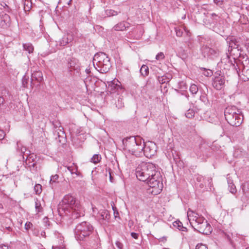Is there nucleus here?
<instances>
[{
	"mask_svg": "<svg viewBox=\"0 0 249 249\" xmlns=\"http://www.w3.org/2000/svg\"><path fill=\"white\" fill-rule=\"evenodd\" d=\"M53 249H66L65 246L63 245H59V246H53L52 247Z\"/></svg>",
	"mask_w": 249,
	"mask_h": 249,
	"instance_id": "obj_50",
	"label": "nucleus"
},
{
	"mask_svg": "<svg viewBox=\"0 0 249 249\" xmlns=\"http://www.w3.org/2000/svg\"><path fill=\"white\" fill-rule=\"evenodd\" d=\"M91 77L90 76H88L86 78H85V79L84 80V83L85 84V85L86 86V87L88 86L89 83V82L91 80Z\"/></svg>",
	"mask_w": 249,
	"mask_h": 249,
	"instance_id": "obj_53",
	"label": "nucleus"
},
{
	"mask_svg": "<svg viewBox=\"0 0 249 249\" xmlns=\"http://www.w3.org/2000/svg\"><path fill=\"white\" fill-rule=\"evenodd\" d=\"M143 145L142 152L143 155L146 157L150 158L157 152V146L154 142H148L145 143L143 142Z\"/></svg>",
	"mask_w": 249,
	"mask_h": 249,
	"instance_id": "obj_8",
	"label": "nucleus"
},
{
	"mask_svg": "<svg viewBox=\"0 0 249 249\" xmlns=\"http://www.w3.org/2000/svg\"><path fill=\"white\" fill-rule=\"evenodd\" d=\"M22 143L20 142V141L17 142V150L19 152L20 151L21 147L22 146Z\"/></svg>",
	"mask_w": 249,
	"mask_h": 249,
	"instance_id": "obj_49",
	"label": "nucleus"
},
{
	"mask_svg": "<svg viewBox=\"0 0 249 249\" xmlns=\"http://www.w3.org/2000/svg\"><path fill=\"white\" fill-rule=\"evenodd\" d=\"M3 19H1V22L3 21L5 24H7V23L9 21L10 17L9 15L5 14L3 16Z\"/></svg>",
	"mask_w": 249,
	"mask_h": 249,
	"instance_id": "obj_44",
	"label": "nucleus"
},
{
	"mask_svg": "<svg viewBox=\"0 0 249 249\" xmlns=\"http://www.w3.org/2000/svg\"><path fill=\"white\" fill-rule=\"evenodd\" d=\"M196 249H208V248L205 245L198 244L196 246Z\"/></svg>",
	"mask_w": 249,
	"mask_h": 249,
	"instance_id": "obj_46",
	"label": "nucleus"
},
{
	"mask_svg": "<svg viewBox=\"0 0 249 249\" xmlns=\"http://www.w3.org/2000/svg\"><path fill=\"white\" fill-rule=\"evenodd\" d=\"M58 178H59V176L57 174L54 175L53 176H52L51 177V179H50V183H53V182H57V180H58Z\"/></svg>",
	"mask_w": 249,
	"mask_h": 249,
	"instance_id": "obj_39",
	"label": "nucleus"
},
{
	"mask_svg": "<svg viewBox=\"0 0 249 249\" xmlns=\"http://www.w3.org/2000/svg\"><path fill=\"white\" fill-rule=\"evenodd\" d=\"M101 157L99 154H94L91 159V162L96 164L101 160Z\"/></svg>",
	"mask_w": 249,
	"mask_h": 249,
	"instance_id": "obj_32",
	"label": "nucleus"
},
{
	"mask_svg": "<svg viewBox=\"0 0 249 249\" xmlns=\"http://www.w3.org/2000/svg\"><path fill=\"white\" fill-rule=\"evenodd\" d=\"M69 43V39L67 37L64 36L59 41L58 43H56V46L57 48V49H59L58 48V46H66L67 44H68Z\"/></svg>",
	"mask_w": 249,
	"mask_h": 249,
	"instance_id": "obj_25",
	"label": "nucleus"
},
{
	"mask_svg": "<svg viewBox=\"0 0 249 249\" xmlns=\"http://www.w3.org/2000/svg\"><path fill=\"white\" fill-rule=\"evenodd\" d=\"M190 90L192 94L196 93L198 91V87L196 85L192 84L190 86Z\"/></svg>",
	"mask_w": 249,
	"mask_h": 249,
	"instance_id": "obj_38",
	"label": "nucleus"
},
{
	"mask_svg": "<svg viewBox=\"0 0 249 249\" xmlns=\"http://www.w3.org/2000/svg\"><path fill=\"white\" fill-rule=\"evenodd\" d=\"M164 58V53L162 52L158 53L156 56V59L158 60H162Z\"/></svg>",
	"mask_w": 249,
	"mask_h": 249,
	"instance_id": "obj_42",
	"label": "nucleus"
},
{
	"mask_svg": "<svg viewBox=\"0 0 249 249\" xmlns=\"http://www.w3.org/2000/svg\"><path fill=\"white\" fill-rule=\"evenodd\" d=\"M100 218L103 220H108L109 218L108 212L106 210H103L99 212Z\"/></svg>",
	"mask_w": 249,
	"mask_h": 249,
	"instance_id": "obj_26",
	"label": "nucleus"
},
{
	"mask_svg": "<svg viewBox=\"0 0 249 249\" xmlns=\"http://www.w3.org/2000/svg\"><path fill=\"white\" fill-rule=\"evenodd\" d=\"M215 76H222V72L220 71H218L215 73Z\"/></svg>",
	"mask_w": 249,
	"mask_h": 249,
	"instance_id": "obj_59",
	"label": "nucleus"
},
{
	"mask_svg": "<svg viewBox=\"0 0 249 249\" xmlns=\"http://www.w3.org/2000/svg\"><path fill=\"white\" fill-rule=\"evenodd\" d=\"M136 142L141 143L140 136H136L126 137L123 140V148L125 150H127L130 153L131 151L135 150L134 146Z\"/></svg>",
	"mask_w": 249,
	"mask_h": 249,
	"instance_id": "obj_7",
	"label": "nucleus"
},
{
	"mask_svg": "<svg viewBox=\"0 0 249 249\" xmlns=\"http://www.w3.org/2000/svg\"><path fill=\"white\" fill-rule=\"evenodd\" d=\"M241 189L244 195L249 197V182H245L241 185Z\"/></svg>",
	"mask_w": 249,
	"mask_h": 249,
	"instance_id": "obj_21",
	"label": "nucleus"
},
{
	"mask_svg": "<svg viewBox=\"0 0 249 249\" xmlns=\"http://www.w3.org/2000/svg\"><path fill=\"white\" fill-rule=\"evenodd\" d=\"M35 208L36 211L39 213L41 212L42 210V208L41 207V205L40 202L37 199H36L35 201Z\"/></svg>",
	"mask_w": 249,
	"mask_h": 249,
	"instance_id": "obj_34",
	"label": "nucleus"
},
{
	"mask_svg": "<svg viewBox=\"0 0 249 249\" xmlns=\"http://www.w3.org/2000/svg\"><path fill=\"white\" fill-rule=\"evenodd\" d=\"M140 72L143 76H147L149 73L148 67L146 65H143L140 69Z\"/></svg>",
	"mask_w": 249,
	"mask_h": 249,
	"instance_id": "obj_28",
	"label": "nucleus"
},
{
	"mask_svg": "<svg viewBox=\"0 0 249 249\" xmlns=\"http://www.w3.org/2000/svg\"><path fill=\"white\" fill-rule=\"evenodd\" d=\"M107 90L110 92V93L124 92V90L121 86V83L118 80H114L109 82Z\"/></svg>",
	"mask_w": 249,
	"mask_h": 249,
	"instance_id": "obj_10",
	"label": "nucleus"
},
{
	"mask_svg": "<svg viewBox=\"0 0 249 249\" xmlns=\"http://www.w3.org/2000/svg\"><path fill=\"white\" fill-rule=\"evenodd\" d=\"M242 74L243 76L242 79L245 81L249 80V60H245V63L243 64Z\"/></svg>",
	"mask_w": 249,
	"mask_h": 249,
	"instance_id": "obj_16",
	"label": "nucleus"
},
{
	"mask_svg": "<svg viewBox=\"0 0 249 249\" xmlns=\"http://www.w3.org/2000/svg\"><path fill=\"white\" fill-rule=\"evenodd\" d=\"M120 12V11L118 12L112 9H107L105 10V17H110L111 16H116Z\"/></svg>",
	"mask_w": 249,
	"mask_h": 249,
	"instance_id": "obj_24",
	"label": "nucleus"
},
{
	"mask_svg": "<svg viewBox=\"0 0 249 249\" xmlns=\"http://www.w3.org/2000/svg\"><path fill=\"white\" fill-rule=\"evenodd\" d=\"M25 50L27 51L29 53H32L34 50V47L31 43H25L23 45Z\"/></svg>",
	"mask_w": 249,
	"mask_h": 249,
	"instance_id": "obj_31",
	"label": "nucleus"
},
{
	"mask_svg": "<svg viewBox=\"0 0 249 249\" xmlns=\"http://www.w3.org/2000/svg\"><path fill=\"white\" fill-rule=\"evenodd\" d=\"M116 246L119 249H123L124 247L123 244L119 241L116 242Z\"/></svg>",
	"mask_w": 249,
	"mask_h": 249,
	"instance_id": "obj_48",
	"label": "nucleus"
},
{
	"mask_svg": "<svg viewBox=\"0 0 249 249\" xmlns=\"http://www.w3.org/2000/svg\"><path fill=\"white\" fill-rule=\"evenodd\" d=\"M212 149L205 143H201L194 147V152L198 158L206 159L211 156Z\"/></svg>",
	"mask_w": 249,
	"mask_h": 249,
	"instance_id": "obj_6",
	"label": "nucleus"
},
{
	"mask_svg": "<svg viewBox=\"0 0 249 249\" xmlns=\"http://www.w3.org/2000/svg\"><path fill=\"white\" fill-rule=\"evenodd\" d=\"M5 136V134L3 130L0 129V140H2Z\"/></svg>",
	"mask_w": 249,
	"mask_h": 249,
	"instance_id": "obj_55",
	"label": "nucleus"
},
{
	"mask_svg": "<svg viewBox=\"0 0 249 249\" xmlns=\"http://www.w3.org/2000/svg\"><path fill=\"white\" fill-rule=\"evenodd\" d=\"M85 71L87 74H89L90 73V70L88 69H86Z\"/></svg>",
	"mask_w": 249,
	"mask_h": 249,
	"instance_id": "obj_63",
	"label": "nucleus"
},
{
	"mask_svg": "<svg viewBox=\"0 0 249 249\" xmlns=\"http://www.w3.org/2000/svg\"><path fill=\"white\" fill-rule=\"evenodd\" d=\"M246 154V151L241 148L238 147L235 149L233 156L236 158H241Z\"/></svg>",
	"mask_w": 249,
	"mask_h": 249,
	"instance_id": "obj_22",
	"label": "nucleus"
},
{
	"mask_svg": "<svg viewBox=\"0 0 249 249\" xmlns=\"http://www.w3.org/2000/svg\"><path fill=\"white\" fill-rule=\"evenodd\" d=\"M171 78L172 75L170 74H167L161 77H159V81L160 84H163V86H164L165 84H167Z\"/></svg>",
	"mask_w": 249,
	"mask_h": 249,
	"instance_id": "obj_20",
	"label": "nucleus"
},
{
	"mask_svg": "<svg viewBox=\"0 0 249 249\" xmlns=\"http://www.w3.org/2000/svg\"><path fill=\"white\" fill-rule=\"evenodd\" d=\"M4 101V100L3 98L0 96V105L1 104H3Z\"/></svg>",
	"mask_w": 249,
	"mask_h": 249,
	"instance_id": "obj_61",
	"label": "nucleus"
},
{
	"mask_svg": "<svg viewBox=\"0 0 249 249\" xmlns=\"http://www.w3.org/2000/svg\"><path fill=\"white\" fill-rule=\"evenodd\" d=\"M208 182H209V185H210V186H211V182L212 181V178H208V180H207Z\"/></svg>",
	"mask_w": 249,
	"mask_h": 249,
	"instance_id": "obj_62",
	"label": "nucleus"
},
{
	"mask_svg": "<svg viewBox=\"0 0 249 249\" xmlns=\"http://www.w3.org/2000/svg\"><path fill=\"white\" fill-rule=\"evenodd\" d=\"M26 151V147H25L23 145H22V146L21 147L20 151H19V152L21 154H24Z\"/></svg>",
	"mask_w": 249,
	"mask_h": 249,
	"instance_id": "obj_54",
	"label": "nucleus"
},
{
	"mask_svg": "<svg viewBox=\"0 0 249 249\" xmlns=\"http://www.w3.org/2000/svg\"><path fill=\"white\" fill-rule=\"evenodd\" d=\"M136 176L140 181L145 182L153 190L151 193H160L163 188L161 176L154 164L142 162L136 169Z\"/></svg>",
	"mask_w": 249,
	"mask_h": 249,
	"instance_id": "obj_1",
	"label": "nucleus"
},
{
	"mask_svg": "<svg viewBox=\"0 0 249 249\" xmlns=\"http://www.w3.org/2000/svg\"><path fill=\"white\" fill-rule=\"evenodd\" d=\"M213 2L219 6H221L223 3V0H213Z\"/></svg>",
	"mask_w": 249,
	"mask_h": 249,
	"instance_id": "obj_51",
	"label": "nucleus"
},
{
	"mask_svg": "<svg viewBox=\"0 0 249 249\" xmlns=\"http://www.w3.org/2000/svg\"><path fill=\"white\" fill-rule=\"evenodd\" d=\"M200 69L204 70V71L203 72V74L206 76L209 77L213 75V73L212 71L209 69H206L204 68H201Z\"/></svg>",
	"mask_w": 249,
	"mask_h": 249,
	"instance_id": "obj_37",
	"label": "nucleus"
},
{
	"mask_svg": "<svg viewBox=\"0 0 249 249\" xmlns=\"http://www.w3.org/2000/svg\"><path fill=\"white\" fill-rule=\"evenodd\" d=\"M195 178L198 182H202L204 179L203 177L200 175H195Z\"/></svg>",
	"mask_w": 249,
	"mask_h": 249,
	"instance_id": "obj_45",
	"label": "nucleus"
},
{
	"mask_svg": "<svg viewBox=\"0 0 249 249\" xmlns=\"http://www.w3.org/2000/svg\"><path fill=\"white\" fill-rule=\"evenodd\" d=\"M93 232V227L89 222L83 221L78 224L74 229L75 238L79 241H86Z\"/></svg>",
	"mask_w": 249,
	"mask_h": 249,
	"instance_id": "obj_4",
	"label": "nucleus"
},
{
	"mask_svg": "<svg viewBox=\"0 0 249 249\" xmlns=\"http://www.w3.org/2000/svg\"><path fill=\"white\" fill-rule=\"evenodd\" d=\"M173 224L175 227L178 228L179 231H186L187 230L186 227L183 226L182 222L179 220L174 222Z\"/></svg>",
	"mask_w": 249,
	"mask_h": 249,
	"instance_id": "obj_23",
	"label": "nucleus"
},
{
	"mask_svg": "<svg viewBox=\"0 0 249 249\" xmlns=\"http://www.w3.org/2000/svg\"><path fill=\"white\" fill-rule=\"evenodd\" d=\"M190 224L194 229L199 233L209 235L212 232V227L202 216H195Z\"/></svg>",
	"mask_w": 249,
	"mask_h": 249,
	"instance_id": "obj_5",
	"label": "nucleus"
},
{
	"mask_svg": "<svg viewBox=\"0 0 249 249\" xmlns=\"http://www.w3.org/2000/svg\"><path fill=\"white\" fill-rule=\"evenodd\" d=\"M53 125L55 128V129L53 130L54 135L58 137V141L60 142H61L62 141L61 139H63L64 141H65L64 132L63 131V128L60 125L58 126V125H59V123H56V124L53 123Z\"/></svg>",
	"mask_w": 249,
	"mask_h": 249,
	"instance_id": "obj_14",
	"label": "nucleus"
},
{
	"mask_svg": "<svg viewBox=\"0 0 249 249\" xmlns=\"http://www.w3.org/2000/svg\"><path fill=\"white\" fill-rule=\"evenodd\" d=\"M111 67L110 59L108 57L105 59L104 61H102L100 64L96 66H94L95 69L102 73H105L108 72Z\"/></svg>",
	"mask_w": 249,
	"mask_h": 249,
	"instance_id": "obj_12",
	"label": "nucleus"
},
{
	"mask_svg": "<svg viewBox=\"0 0 249 249\" xmlns=\"http://www.w3.org/2000/svg\"><path fill=\"white\" fill-rule=\"evenodd\" d=\"M238 21L241 24H248L249 21H248L247 17L246 16L242 15L240 16V18H239Z\"/></svg>",
	"mask_w": 249,
	"mask_h": 249,
	"instance_id": "obj_33",
	"label": "nucleus"
},
{
	"mask_svg": "<svg viewBox=\"0 0 249 249\" xmlns=\"http://www.w3.org/2000/svg\"><path fill=\"white\" fill-rule=\"evenodd\" d=\"M228 183L229 185V189L230 192L232 194H235L236 192V189L235 186L232 183V181L231 180H228Z\"/></svg>",
	"mask_w": 249,
	"mask_h": 249,
	"instance_id": "obj_30",
	"label": "nucleus"
},
{
	"mask_svg": "<svg viewBox=\"0 0 249 249\" xmlns=\"http://www.w3.org/2000/svg\"><path fill=\"white\" fill-rule=\"evenodd\" d=\"M224 83L225 80L223 76H215L213 84V87L218 89H220L222 88V87L224 84Z\"/></svg>",
	"mask_w": 249,
	"mask_h": 249,
	"instance_id": "obj_17",
	"label": "nucleus"
},
{
	"mask_svg": "<svg viewBox=\"0 0 249 249\" xmlns=\"http://www.w3.org/2000/svg\"><path fill=\"white\" fill-rule=\"evenodd\" d=\"M68 67L71 69V71L77 70L79 67L77 60L74 58L71 59L68 62Z\"/></svg>",
	"mask_w": 249,
	"mask_h": 249,
	"instance_id": "obj_19",
	"label": "nucleus"
},
{
	"mask_svg": "<svg viewBox=\"0 0 249 249\" xmlns=\"http://www.w3.org/2000/svg\"><path fill=\"white\" fill-rule=\"evenodd\" d=\"M131 236L132 238L137 239L138 238L139 234L137 233L133 232L131 233Z\"/></svg>",
	"mask_w": 249,
	"mask_h": 249,
	"instance_id": "obj_56",
	"label": "nucleus"
},
{
	"mask_svg": "<svg viewBox=\"0 0 249 249\" xmlns=\"http://www.w3.org/2000/svg\"><path fill=\"white\" fill-rule=\"evenodd\" d=\"M241 111L235 106L227 107L224 111L225 119L228 123L232 126H239L243 120V116L241 114Z\"/></svg>",
	"mask_w": 249,
	"mask_h": 249,
	"instance_id": "obj_3",
	"label": "nucleus"
},
{
	"mask_svg": "<svg viewBox=\"0 0 249 249\" xmlns=\"http://www.w3.org/2000/svg\"><path fill=\"white\" fill-rule=\"evenodd\" d=\"M22 85L24 87H26L28 84V79L26 78V76H24L22 78Z\"/></svg>",
	"mask_w": 249,
	"mask_h": 249,
	"instance_id": "obj_47",
	"label": "nucleus"
},
{
	"mask_svg": "<svg viewBox=\"0 0 249 249\" xmlns=\"http://www.w3.org/2000/svg\"><path fill=\"white\" fill-rule=\"evenodd\" d=\"M195 114V112L193 109H189L185 113V116L188 118H192L194 117Z\"/></svg>",
	"mask_w": 249,
	"mask_h": 249,
	"instance_id": "obj_35",
	"label": "nucleus"
},
{
	"mask_svg": "<svg viewBox=\"0 0 249 249\" xmlns=\"http://www.w3.org/2000/svg\"><path fill=\"white\" fill-rule=\"evenodd\" d=\"M59 214L62 215V212L71 213L73 219H77L85 215V212L79 201L71 195H67L58 205Z\"/></svg>",
	"mask_w": 249,
	"mask_h": 249,
	"instance_id": "obj_2",
	"label": "nucleus"
},
{
	"mask_svg": "<svg viewBox=\"0 0 249 249\" xmlns=\"http://www.w3.org/2000/svg\"><path fill=\"white\" fill-rule=\"evenodd\" d=\"M32 224L30 222H27L25 224V229L26 230H29L31 228V227L32 226Z\"/></svg>",
	"mask_w": 249,
	"mask_h": 249,
	"instance_id": "obj_52",
	"label": "nucleus"
},
{
	"mask_svg": "<svg viewBox=\"0 0 249 249\" xmlns=\"http://www.w3.org/2000/svg\"><path fill=\"white\" fill-rule=\"evenodd\" d=\"M107 57L108 56L107 54L104 53L99 52L96 53L93 59V64L94 66H95V64H96V66Z\"/></svg>",
	"mask_w": 249,
	"mask_h": 249,
	"instance_id": "obj_15",
	"label": "nucleus"
},
{
	"mask_svg": "<svg viewBox=\"0 0 249 249\" xmlns=\"http://www.w3.org/2000/svg\"><path fill=\"white\" fill-rule=\"evenodd\" d=\"M23 2L25 12H26L30 11L32 6V2L31 0L23 1Z\"/></svg>",
	"mask_w": 249,
	"mask_h": 249,
	"instance_id": "obj_27",
	"label": "nucleus"
},
{
	"mask_svg": "<svg viewBox=\"0 0 249 249\" xmlns=\"http://www.w3.org/2000/svg\"><path fill=\"white\" fill-rule=\"evenodd\" d=\"M173 158H174V160L175 161H177L178 159H179L178 158V155H177L176 157H174V156H173Z\"/></svg>",
	"mask_w": 249,
	"mask_h": 249,
	"instance_id": "obj_64",
	"label": "nucleus"
},
{
	"mask_svg": "<svg viewBox=\"0 0 249 249\" xmlns=\"http://www.w3.org/2000/svg\"><path fill=\"white\" fill-rule=\"evenodd\" d=\"M93 237V241L92 240H90L91 241V243H92L93 242H94L95 243H97L98 241H99V239L97 237V236L96 235H95Z\"/></svg>",
	"mask_w": 249,
	"mask_h": 249,
	"instance_id": "obj_57",
	"label": "nucleus"
},
{
	"mask_svg": "<svg viewBox=\"0 0 249 249\" xmlns=\"http://www.w3.org/2000/svg\"><path fill=\"white\" fill-rule=\"evenodd\" d=\"M129 26V23L123 21L115 25L113 29L116 31H124L128 29Z\"/></svg>",
	"mask_w": 249,
	"mask_h": 249,
	"instance_id": "obj_18",
	"label": "nucleus"
},
{
	"mask_svg": "<svg viewBox=\"0 0 249 249\" xmlns=\"http://www.w3.org/2000/svg\"><path fill=\"white\" fill-rule=\"evenodd\" d=\"M143 142H144L143 140L141 137V143H139V142H136L134 146V149L135 150L131 151L130 153L132 155H135L136 157L142 156L143 154L142 152V149L143 148V146H144Z\"/></svg>",
	"mask_w": 249,
	"mask_h": 249,
	"instance_id": "obj_13",
	"label": "nucleus"
},
{
	"mask_svg": "<svg viewBox=\"0 0 249 249\" xmlns=\"http://www.w3.org/2000/svg\"><path fill=\"white\" fill-rule=\"evenodd\" d=\"M167 85V84H165L164 86H163V84H161L160 90L162 93H167L168 92Z\"/></svg>",
	"mask_w": 249,
	"mask_h": 249,
	"instance_id": "obj_40",
	"label": "nucleus"
},
{
	"mask_svg": "<svg viewBox=\"0 0 249 249\" xmlns=\"http://www.w3.org/2000/svg\"><path fill=\"white\" fill-rule=\"evenodd\" d=\"M202 53L204 57L214 59L218 56L219 51L207 46H204L202 48Z\"/></svg>",
	"mask_w": 249,
	"mask_h": 249,
	"instance_id": "obj_9",
	"label": "nucleus"
},
{
	"mask_svg": "<svg viewBox=\"0 0 249 249\" xmlns=\"http://www.w3.org/2000/svg\"><path fill=\"white\" fill-rule=\"evenodd\" d=\"M65 167H66L67 169H68V170H69L71 173V171L72 170L71 169L73 168V165L71 166H65Z\"/></svg>",
	"mask_w": 249,
	"mask_h": 249,
	"instance_id": "obj_60",
	"label": "nucleus"
},
{
	"mask_svg": "<svg viewBox=\"0 0 249 249\" xmlns=\"http://www.w3.org/2000/svg\"><path fill=\"white\" fill-rule=\"evenodd\" d=\"M34 191L36 194H40L42 192V186L39 184H36L34 187Z\"/></svg>",
	"mask_w": 249,
	"mask_h": 249,
	"instance_id": "obj_36",
	"label": "nucleus"
},
{
	"mask_svg": "<svg viewBox=\"0 0 249 249\" xmlns=\"http://www.w3.org/2000/svg\"><path fill=\"white\" fill-rule=\"evenodd\" d=\"M71 171V174L73 176V178L79 176L80 175V173L78 172V167L77 166L73 163V168Z\"/></svg>",
	"mask_w": 249,
	"mask_h": 249,
	"instance_id": "obj_29",
	"label": "nucleus"
},
{
	"mask_svg": "<svg viewBox=\"0 0 249 249\" xmlns=\"http://www.w3.org/2000/svg\"><path fill=\"white\" fill-rule=\"evenodd\" d=\"M175 31L177 36L180 37L182 36L183 31L181 29L179 28H176Z\"/></svg>",
	"mask_w": 249,
	"mask_h": 249,
	"instance_id": "obj_43",
	"label": "nucleus"
},
{
	"mask_svg": "<svg viewBox=\"0 0 249 249\" xmlns=\"http://www.w3.org/2000/svg\"><path fill=\"white\" fill-rule=\"evenodd\" d=\"M116 107L118 108H120L123 106V104L122 103V101L118 99V103H116Z\"/></svg>",
	"mask_w": 249,
	"mask_h": 249,
	"instance_id": "obj_58",
	"label": "nucleus"
},
{
	"mask_svg": "<svg viewBox=\"0 0 249 249\" xmlns=\"http://www.w3.org/2000/svg\"><path fill=\"white\" fill-rule=\"evenodd\" d=\"M43 80V75L41 71H35L32 73L31 78V86L33 88L34 86H39Z\"/></svg>",
	"mask_w": 249,
	"mask_h": 249,
	"instance_id": "obj_11",
	"label": "nucleus"
},
{
	"mask_svg": "<svg viewBox=\"0 0 249 249\" xmlns=\"http://www.w3.org/2000/svg\"><path fill=\"white\" fill-rule=\"evenodd\" d=\"M141 88L142 87H139V86H134V87L132 88V90H133L132 92H135L136 93L142 92V91L141 90Z\"/></svg>",
	"mask_w": 249,
	"mask_h": 249,
	"instance_id": "obj_41",
	"label": "nucleus"
}]
</instances>
